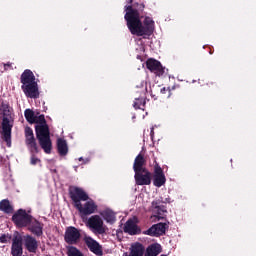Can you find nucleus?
Returning a JSON list of instances; mask_svg holds the SVG:
<instances>
[{
  "instance_id": "obj_15",
  "label": "nucleus",
  "mask_w": 256,
  "mask_h": 256,
  "mask_svg": "<svg viewBox=\"0 0 256 256\" xmlns=\"http://www.w3.org/2000/svg\"><path fill=\"white\" fill-rule=\"evenodd\" d=\"M166 230V224L158 223L150 227L148 230L144 231V235H149L150 237H159V235H164Z\"/></svg>"
},
{
  "instance_id": "obj_6",
  "label": "nucleus",
  "mask_w": 256,
  "mask_h": 256,
  "mask_svg": "<svg viewBox=\"0 0 256 256\" xmlns=\"http://www.w3.org/2000/svg\"><path fill=\"white\" fill-rule=\"evenodd\" d=\"M70 198L74 203V207L81 205V201H89V195L79 187L70 188Z\"/></svg>"
},
{
  "instance_id": "obj_31",
  "label": "nucleus",
  "mask_w": 256,
  "mask_h": 256,
  "mask_svg": "<svg viewBox=\"0 0 256 256\" xmlns=\"http://www.w3.org/2000/svg\"><path fill=\"white\" fill-rule=\"evenodd\" d=\"M167 91H168V93H170L169 88H165V87H164V88L161 89V93H162V94L167 93Z\"/></svg>"
},
{
  "instance_id": "obj_7",
  "label": "nucleus",
  "mask_w": 256,
  "mask_h": 256,
  "mask_svg": "<svg viewBox=\"0 0 256 256\" xmlns=\"http://www.w3.org/2000/svg\"><path fill=\"white\" fill-rule=\"evenodd\" d=\"M33 218L27 213V211L20 209L12 217V221L17 227H27Z\"/></svg>"
},
{
  "instance_id": "obj_8",
  "label": "nucleus",
  "mask_w": 256,
  "mask_h": 256,
  "mask_svg": "<svg viewBox=\"0 0 256 256\" xmlns=\"http://www.w3.org/2000/svg\"><path fill=\"white\" fill-rule=\"evenodd\" d=\"M76 209L81 213V215H93L97 212V204L92 199L86 200L84 204H79Z\"/></svg>"
},
{
  "instance_id": "obj_26",
  "label": "nucleus",
  "mask_w": 256,
  "mask_h": 256,
  "mask_svg": "<svg viewBox=\"0 0 256 256\" xmlns=\"http://www.w3.org/2000/svg\"><path fill=\"white\" fill-rule=\"evenodd\" d=\"M0 211H3V213H13V206H11L9 200L4 199L0 202Z\"/></svg>"
},
{
  "instance_id": "obj_20",
  "label": "nucleus",
  "mask_w": 256,
  "mask_h": 256,
  "mask_svg": "<svg viewBox=\"0 0 256 256\" xmlns=\"http://www.w3.org/2000/svg\"><path fill=\"white\" fill-rule=\"evenodd\" d=\"M124 232L129 235H139L141 229L137 226V223L133 220H128L124 226Z\"/></svg>"
},
{
  "instance_id": "obj_33",
  "label": "nucleus",
  "mask_w": 256,
  "mask_h": 256,
  "mask_svg": "<svg viewBox=\"0 0 256 256\" xmlns=\"http://www.w3.org/2000/svg\"><path fill=\"white\" fill-rule=\"evenodd\" d=\"M134 107H135V109H140L141 107L139 106V103L138 102H135L134 103Z\"/></svg>"
},
{
  "instance_id": "obj_10",
  "label": "nucleus",
  "mask_w": 256,
  "mask_h": 256,
  "mask_svg": "<svg viewBox=\"0 0 256 256\" xmlns=\"http://www.w3.org/2000/svg\"><path fill=\"white\" fill-rule=\"evenodd\" d=\"M83 241L94 255H103V248L99 245V242L93 239V237L85 235Z\"/></svg>"
},
{
  "instance_id": "obj_12",
  "label": "nucleus",
  "mask_w": 256,
  "mask_h": 256,
  "mask_svg": "<svg viewBox=\"0 0 256 256\" xmlns=\"http://www.w3.org/2000/svg\"><path fill=\"white\" fill-rule=\"evenodd\" d=\"M146 67L151 71V73H155L158 77H161L165 73V68L161 65V62L150 58L146 61Z\"/></svg>"
},
{
  "instance_id": "obj_30",
  "label": "nucleus",
  "mask_w": 256,
  "mask_h": 256,
  "mask_svg": "<svg viewBox=\"0 0 256 256\" xmlns=\"http://www.w3.org/2000/svg\"><path fill=\"white\" fill-rule=\"evenodd\" d=\"M0 243H7V236L6 235H2L0 237Z\"/></svg>"
},
{
  "instance_id": "obj_11",
  "label": "nucleus",
  "mask_w": 256,
  "mask_h": 256,
  "mask_svg": "<svg viewBox=\"0 0 256 256\" xmlns=\"http://www.w3.org/2000/svg\"><path fill=\"white\" fill-rule=\"evenodd\" d=\"M25 138L26 145L30 149L31 153H39V147H37V142L35 141V135L33 134V129L25 128Z\"/></svg>"
},
{
  "instance_id": "obj_21",
  "label": "nucleus",
  "mask_w": 256,
  "mask_h": 256,
  "mask_svg": "<svg viewBox=\"0 0 256 256\" xmlns=\"http://www.w3.org/2000/svg\"><path fill=\"white\" fill-rule=\"evenodd\" d=\"M22 85H32L35 82V75L31 70H25L21 75Z\"/></svg>"
},
{
  "instance_id": "obj_17",
  "label": "nucleus",
  "mask_w": 256,
  "mask_h": 256,
  "mask_svg": "<svg viewBox=\"0 0 256 256\" xmlns=\"http://www.w3.org/2000/svg\"><path fill=\"white\" fill-rule=\"evenodd\" d=\"M22 90L26 97H30V99H37V97H39V88L37 87V82L22 85Z\"/></svg>"
},
{
  "instance_id": "obj_16",
  "label": "nucleus",
  "mask_w": 256,
  "mask_h": 256,
  "mask_svg": "<svg viewBox=\"0 0 256 256\" xmlns=\"http://www.w3.org/2000/svg\"><path fill=\"white\" fill-rule=\"evenodd\" d=\"M167 181L163 169L160 168L159 164L154 166V180L155 187H163V184Z\"/></svg>"
},
{
  "instance_id": "obj_32",
  "label": "nucleus",
  "mask_w": 256,
  "mask_h": 256,
  "mask_svg": "<svg viewBox=\"0 0 256 256\" xmlns=\"http://www.w3.org/2000/svg\"><path fill=\"white\" fill-rule=\"evenodd\" d=\"M11 65H12V64H11L10 62L4 64V69L7 70V67H11Z\"/></svg>"
},
{
  "instance_id": "obj_18",
  "label": "nucleus",
  "mask_w": 256,
  "mask_h": 256,
  "mask_svg": "<svg viewBox=\"0 0 256 256\" xmlns=\"http://www.w3.org/2000/svg\"><path fill=\"white\" fill-rule=\"evenodd\" d=\"M129 251V253L125 252L123 256H143L145 255V246L139 242H135L131 244Z\"/></svg>"
},
{
  "instance_id": "obj_4",
  "label": "nucleus",
  "mask_w": 256,
  "mask_h": 256,
  "mask_svg": "<svg viewBox=\"0 0 256 256\" xmlns=\"http://www.w3.org/2000/svg\"><path fill=\"white\" fill-rule=\"evenodd\" d=\"M86 227L90 229L94 235H104V233L107 232V226H105L103 218L99 215L89 217L86 221Z\"/></svg>"
},
{
  "instance_id": "obj_22",
  "label": "nucleus",
  "mask_w": 256,
  "mask_h": 256,
  "mask_svg": "<svg viewBox=\"0 0 256 256\" xmlns=\"http://www.w3.org/2000/svg\"><path fill=\"white\" fill-rule=\"evenodd\" d=\"M133 169L135 172L137 171H143L147 168H145V157H143L142 154H139L134 161Z\"/></svg>"
},
{
  "instance_id": "obj_28",
  "label": "nucleus",
  "mask_w": 256,
  "mask_h": 256,
  "mask_svg": "<svg viewBox=\"0 0 256 256\" xmlns=\"http://www.w3.org/2000/svg\"><path fill=\"white\" fill-rule=\"evenodd\" d=\"M67 255L68 256H85V254H83V252H81V250H79L75 246L68 247Z\"/></svg>"
},
{
  "instance_id": "obj_5",
  "label": "nucleus",
  "mask_w": 256,
  "mask_h": 256,
  "mask_svg": "<svg viewBox=\"0 0 256 256\" xmlns=\"http://www.w3.org/2000/svg\"><path fill=\"white\" fill-rule=\"evenodd\" d=\"M64 241L68 245H77L81 241V230L73 226L67 227L64 234Z\"/></svg>"
},
{
  "instance_id": "obj_9",
  "label": "nucleus",
  "mask_w": 256,
  "mask_h": 256,
  "mask_svg": "<svg viewBox=\"0 0 256 256\" xmlns=\"http://www.w3.org/2000/svg\"><path fill=\"white\" fill-rule=\"evenodd\" d=\"M136 185H151V179L153 175L149 170H138L135 172Z\"/></svg>"
},
{
  "instance_id": "obj_23",
  "label": "nucleus",
  "mask_w": 256,
  "mask_h": 256,
  "mask_svg": "<svg viewBox=\"0 0 256 256\" xmlns=\"http://www.w3.org/2000/svg\"><path fill=\"white\" fill-rule=\"evenodd\" d=\"M100 215L110 225H113V223H115V221H117V217L115 216V212H113V210H104L102 213H100Z\"/></svg>"
},
{
  "instance_id": "obj_25",
  "label": "nucleus",
  "mask_w": 256,
  "mask_h": 256,
  "mask_svg": "<svg viewBox=\"0 0 256 256\" xmlns=\"http://www.w3.org/2000/svg\"><path fill=\"white\" fill-rule=\"evenodd\" d=\"M161 253V246L159 244H152L146 249L145 256H157Z\"/></svg>"
},
{
  "instance_id": "obj_19",
  "label": "nucleus",
  "mask_w": 256,
  "mask_h": 256,
  "mask_svg": "<svg viewBox=\"0 0 256 256\" xmlns=\"http://www.w3.org/2000/svg\"><path fill=\"white\" fill-rule=\"evenodd\" d=\"M29 225V231L33 233V235H36L37 237H41L43 235V224L37 220L30 221Z\"/></svg>"
},
{
  "instance_id": "obj_27",
  "label": "nucleus",
  "mask_w": 256,
  "mask_h": 256,
  "mask_svg": "<svg viewBox=\"0 0 256 256\" xmlns=\"http://www.w3.org/2000/svg\"><path fill=\"white\" fill-rule=\"evenodd\" d=\"M24 117L26 121H28V123L33 125V123H35V118L37 117V115H35V112L33 110L26 109L24 112Z\"/></svg>"
},
{
  "instance_id": "obj_3",
  "label": "nucleus",
  "mask_w": 256,
  "mask_h": 256,
  "mask_svg": "<svg viewBox=\"0 0 256 256\" xmlns=\"http://www.w3.org/2000/svg\"><path fill=\"white\" fill-rule=\"evenodd\" d=\"M34 123L38 124L36 126V137L38 139L41 149H43L44 153H46L47 155L51 154V150L53 149V143L51 142L49 126H47L45 116H36Z\"/></svg>"
},
{
  "instance_id": "obj_29",
  "label": "nucleus",
  "mask_w": 256,
  "mask_h": 256,
  "mask_svg": "<svg viewBox=\"0 0 256 256\" xmlns=\"http://www.w3.org/2000/svg\"><path fill=\"white\" fill-rule=\"evenodd\" d=\"M41 160H39V158L35 157V155L31 156V165H37L38 163H40Z\"/></svg>"
},
{
  "instance_id": "obj_1",
  "label": "nucleus",
  "mask_w": 256,
  "mask_h": 256,
  "mask_svg": "<svg viewBox=\"0 0 256 256\" xmlns=\"http://www.w3.org/2000/svg\"><path fill=\"white\" fill-rule=\"evenodd\" d=\"M125 20L127 21V27L132 35L143 37V35H151V33H153V27L155 25L153 19L146 17L142 23L139 17V11L133 9L131 6L127 8Z\"/></svg>"
},
{
  "instance_id": "obj_13",
  "label": "nucleus",
  "mask_w": 256,
  "mask_h": 256,
  "mask_svg": "<svg viewBox=\"0 0 256 256\" xmlns=\"http://www.w3.org/2000/svg\"><path fill=\"white\" fill-rule=\"evenodd\" d=\"M22 243H24V247L29 253H37V249H39V242H37V239L33 236H23Z\"/></svg>"
},
{
  "instance_id": "obj_24",
  "label": "nucleus",
  "mask_w": 256,
  "mask_h": 256,
  "mask_svg": "<svg viewBox=\"0 0 256 256\" xmlns=\"http://www.w3.org/2000/svg\"><path fill=\"white\" fill-rule=\"evenodd\" d=\"M57 149L59 155L65 156L69 152V148L67 147V141L64 139L59 138L57 140Z\"/></svg>"
},
{
  "instance_id": "obj_2",
  "label": "nucleus",
  "mask_w": 256,
  "mask_h": 256,
  "mask_svg": "<svg viewBox=\"0 0 256 256\" xmlns=\"http://www.w3.org/2000/svg\"><path fill=\"white\" fill-rule=\"evenodd\" d=\"M0 135L7 147H11V130L13 129V108L9 104L2 102L0 106Z\"/></svg>"
},
{
  "instance_id": "obj_14",
  "label": "nucleus",
  "mask_w": 256,
  "mask_h": 256,
  "mask_svg": "<svg viewBox=\"0 0 256 256\" xmlns=\"http://www.w3.org/2000/svg\"><path fill=\"white\" fill-rule=\"evenodd\" d=\"M11 255L12 256L23 255V238L19 235L14 236L12 239Z\"/></svg>"
}]
</instances>
